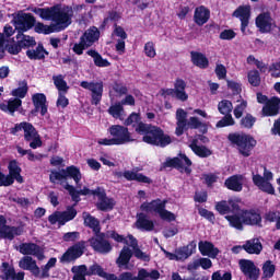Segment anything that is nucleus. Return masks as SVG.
<instances>
[{
  "label": "nucleus",
  "instance_id": "obj_4",
  "mask_svg": "<svg viewBox=\"0 0 280 280\" xmlns=\"http://www.w3.org/2000/svg\"><path fill=\"white\" fill-rule=\"evenodd\" d=\"M228 141H230L231 145H235L238 153L245 159H248L253 154V150L257 147V140L248 133H229Z\"/></svg>",
  "mask_w": 280,
  "mask_h": 280
},
{
  "label": "nucleus",
  "instance_id": "obj_64",
  "mask_svg": "<svg viewBox=\"0 0 280 280\" xmlns=\"http://www.w3.org/2000/svg\"><path fill=\"white\" fill-rule=\"evenodd\" d=\"M109 280H137V276L132 275L130 271H124L117 277V275L112 273Z\"/></svg>",
  "mask_w": 280,
  "mask_h": 280
},
{
  "label": "nucleus",
  "instance_id": "obj_49",
  "mask_svg": "<svg viewBox=\"0 0 280 280\" xmlns=\"http://www.w3.org/2000/svg\"><path fill=\"white\" fill-rule=\"evenodd\" d=\"M4 49L8 51V54H11V56H19V54L22 51L20 42L14 40V38L7 40Z\"/></svg>",
  "mask_w": 280,
  "mask_h": 280
},
{
  "label": "nucleus",
  "instance_id": "obj_61",
  "mask_svg": "<svg viewBox=\"0 0 280 280\" xmlns=\"http://www.w3.org/2000/svg\"><path fill=\"white\" fill-rule=\"evenodd\" d=\"M248 108V102L247 101H242L241 104L236 105L234 108V117L235 119H242V116L244 115V110Z\"/></svg>",
  "mask_w": 280,
  "mask_h": 280
},
{
  "label": "nucleus",
  "instance_id": "obj_32",
  "mask_svg": "<svg viewBox=\"0 0 280 280\" xmlns=\"http://www.w3.org/2000/svg\"><path fill=\"white\" fill-rule=\"evenodd\" d=\"M252 180L260 191H264L265 194H269L270 196H275V187L270 182H267L264 176L259 174H253Z\"/></svg>",
  "mask_w": 280,
  "mask_h": 280
},
{
  "label": "nucleus",
  "instance_id": "obj_39",
  "mask_svg": "<svg viewBox=\"0 0 280 280\" xmlns=\"http://www.w3.org/2000/svg\"><path fill=\"white\" fill-rule=\"evenodd\" d=\"M26 56L28 60H45V56H49V51L43 44H38L35 49L26 50Z\"/></svg>",
  "mask_w": 280,
  "mask_h": 280
},
{
  "label": "nucleus",
  "instance_id": "obj_62",
  "mask_svg": "<svg viewBox=\"0 0 280 280\" xmlns=\"http://www.w3.org/2000/svg\"><path fill=\"white\" fill-rule=\"evenodd\" d=\"M65 189L71 196L73 202H80V196H81L80 190H77L75 187H73V185H70V184H66Z\"/></svg>",
  "mask_w": 280,
  "mask_h": 280
},
{
  "label": "nucleus",
  "instance_id": "obj_19",
  "mask_svg": "<svg viewBox=\"0 0 280 280\" xmlns=\"http://www.w3.org/2000/svg\"><path fill=\"white\" fill-rule=\"evenodd\" d=\"M238 266L244 277H247L249 280H259L260 270L255 261L248 259H241Z\"/></svg>",
  "mask_w": 280,
  "mask_h": 280
},
{
  "label": "nucleus",
  "instance_id": "obj_26",
  "mask_svg": "<svg viewBox=\"0 0 280 280\" xmlns=\"http://www.w3.org/2000/svg\"><path fill=\"white\" fill-rule=\"evenodd\" d=\"M243 222L247 226H258L261 229L264 225L261 224V213H259L255 209L245 210L242 214Z\"/></svg>",
  "mask_w": 280,
  "mask_h": 280
},
{
  "label": "nucleus",
  "instance_id": "obj_20",
  "mask_svg": "<svg viewBox=\"0 0 280 280\" xmlns=\"http://www.w3.org/2000/svg\"><path fill=\"white\" fill-rule=\"evenodd\" d=\"M232 16L240 19L241 21V32L246 35V27L250 23V7L249 5H240L233 13Z\"/></svg>",
  "mask_w": 280,
  "mask_h": 280
},
{
  "label": "nucleus",
  "instance_id": "obj_50",
  "mask_svg": "<svg viewBox=\"0 0 280 280\" xmlns=\"http://www.w3.org/2000/svg\"><path fill=\"white\" fill-rule=\"evenodd\" d=\"M225 220L230 223V226L233 229H236L237 231H244V218L232 214V215H225Z\"/></svg>",
  "mask_w": 280,
  "mask_h": 280
},
{
  "label": "nucleus",
  "instance_id": "obj_59",
  "mask_svg": "<svg viewBox=\"0 0 280 280\" xmlns=\"http://www.w3.org/2000/svg\"><path fill=\"white\" fill-rule=\"evenodd\" d=\"M215 210L220 213V215H226V213H231V206H229V201L221 200L215 203Z\"/></svg>",
  "mask_w": 280,
  "mask_h": 280
},
{
  "label": "nucleus",
  "instance_id": "obj_48",
  "mask_svg": "<svg viewBox=\"0 0 280 280\" xmlns=\"http://www.w3.org/2000/svg\"><path fill=\"white\" fill-rule=\"evenodd\" d=\"M52 81L58 93H69V85L65 81V75L62 74L54 75Z\"/></svg>",
  "mask_w": 280,
  "mask_h": 280
},
{
  "label": "nucleus",
  "instance_id": "obj_25",
  "mask_svg": "<svg viewBox=\"0 0 280 280\" xmlns=\"http://www.w3.org/2000/svg\"><path fill=\"white\" fill-rule=\"evenodd\" d=\"M96 194V197L98 198L96 209L98 211H113V209H115V199L108 198L104 188H101V190Z\"/></svg>",
  "mask_w": 280,
  "mask_h": 280
},
{
  "label": "nucleus",
  "instance_id": "obj_54",
  "mask_svg": "<svg viewBox=\"0 0 280 280\" xmlns=\"http://www.w3.org/2000/svg\"><path fill=\"white\" fill-rule=\"evenodd\" d=\"M21 49H27L30 47H36V39L30 35H24L22 33L21 37L18 39Z\"/></svg>",
  "mask_w": 280,
  "mask_h": 280
},
{
  "label": "nucleus",
  "instance_id": "obj_18",
  "mask_svg": "<svg viewBox=\"0 0 280 280\" xmlns=\"http://www.w3.org/2000/svg\"><path fill=\"white\" fill-rule=\"evenodd\" d=\"M24 131V141L30 142L37 137L38 131L36 127L32 125V122L22 121L20 124H15L13 128H11V135H18V132Z\"/></svg>",
  "mask_w": 280,
  "mask_h": 280
},
{
  "label": "nucleus",
  "instance_id": "obj_7",
  "mask_svg": "<svg viewBox=\"0 0 280 280\" xmlns=\"http://www.w3.org/2000/svg\"><path fill=\"white\" fill-rule=\"evenodd\" d=\"M25 233V224L18 226L8 225L5 215L0 214V240L14 241V237H21Z\"/></svg>",
  "mask_w": 280,
  "mask_h": 280
},
{
  "label": "nucleus",
  "instance_id": "obj_51",
  "mask_svg": "<svg viewBox=\"0 0 280 280\" xmlns=\"http://www.w3.org/2000/svg\"><path fill=\"white\" fill-rule=\"evenodd\" d=\"M107 112L114 117V119H124L121 116L124 115L125 110L124 105L120 102H116L114 105H110Z\"/></svg>",
  "mask_w": 280,
  "mask_h": 280
},
{
  "label": "nucleus",
  "instance_id": "obj_2",
  "mask_svg": "<svg viewBox=\"0 0 280 280\" xmlns=\"http://www.w3.org/2000/svg\"><path fill=\"white\" fill-rule=\"evenodd\" d=\"M176 137H183L186 130H199V132H201V135H198L199 141H201V143H209V138L205 136L209 132V126L207 122H202L200 118L196 116H191L187 119V112L183 108H178L176 110Z\"/></svg>",
  "mask_w": 280,
  "mask_h": 280
},
{
  "label": "nucleus",
  "instance_id": "obj_36",
  "mask_svg": "<svg viewBox=\"0 0 280 280\" xmlns=\"http://www.w3.org/2000/svg\"><path fill=\"white\" fill-rule=\"evenodd\" d=\"M133 253L132 249L128 246H124L119 253V256L116 259V265L119 268H128V264H130V259H132Z\"/></svg>",
  "mask_w": 280,
  "mask_h": 280
},
{
  "label": "nucleus",
  "instance_id": "obj_63",
  "mask_svg": "<svg viewBox=\"0 0 280 280\" xmlns=\"http://www.w3.org/2000/svg\"><path fill=\"white\" fill-rule=\"evenodd\" d=\"M217 128H226L228 126H235V119L232 115H225L221 120L217 122Z\"/></svg>",
  "mask_w": 280,
  "mask_h": 280
},
{
  "label": "nucleus",
  "instance_id": "obj_56",
  "mask_svg": "<svg viewBox=\"0 0 280 280\" xmlns=\"http://www.w3.org/2000/svg\"><path fill=\"white\" fill-rule=\"evenodd\" d=\"M71 272L73 273L72 280H86V277H89L82 265L73 266Z\"/></svg>",
  "mask_w": 280,
  "mask_h": 280
},
{
  "label": "nucleus",
  "instance_id": "obj_52",
  "mask_svg": "<svg viewBox=\"0 0 280 280\" xmlns=\"http://www.w3.org/2000/svg\"><path fill=\"white\" fill-rule=\"evenodd\" d=\"M140 124H145V122L141 121V114H137L135 112L131 113L125 120V126H132V128H135L136 131H137V128H139Z\"/></svg>",
  "mask_w": 280,
  "mask_h": 280
},
{
  "label": "nucleus",
  "instance_id": "obj_30",
  "mask_svg": "<svg viewBox=\"0 0 280 280\" xmlns=\"http://www.w3.org/2000/svg\"><path fill=\"white\" fill-rule=\"evenodd\" d=\"M85 268V275L88 277H101L102 279L110 280L113 273H108L104 270V267L97 262H94L92 266L86 267V265H81Z\"/></svg>",
  "mask_w": 280,
  "mask_h": 280
},
{
  "label": "nucleus",
  "instance_id": "obj_34",
  "mask_svg": "<svg viewBox=\"0 0 280 280\" xmlns=\"http://www.w3.org/2000/svg\"><path fill=\"white\" fill-rule=\"evenodd\" d=\"M242 248L245 250V253H248V255H261L264 245L259 238H250L246 241L244 245H242Z\"/></svg>",
  "mask_w": 280,
  "mask_h": 280
},
{
  "label": "nucleus",
  "instance_id": "obj_14",
  "mask_svg": "<svg viewBox=\"0 0 280 280\" xmlns=\"http://www.w3.org/2000/svg\"><path fill=\"white\" fill-rule=\"evenodd\" d=\"M256 27L260 34H270L275 27H277V23L270 15L269 12H262L256 16L255 20Z\"/></svg>",
  "mask_w": 280,
  "mask_h": 280
},
{
  "label": "nucleus",
  "instance_id": "obj_31",
  "mask_svg": "<svg viewBox=\"0 0 280 280\" xmlns=\"http://www.w3.org/2000/svg\"><path fill=\"white\" fill-rule=\"evenodd\" d=\"M136 218L135 225L138 231H145L147 233L154 231V221L150 220L148 214L140 212Z\"/></svg>",
  "mask_w": 280,
  "mask_h": 280
},
{
  "label": "nucleus",
  "instance_id": "obj_57",
  "mask_svg": "<svg viewBox=\"0 0 280 280\" xmlns=\"http://www.w3.org/2000/svg\"><path fill=\"white\" fill-rule=\"evenodd\" d=\"M150 205H151V211H154V213H158L160 215L163 209L167 207V199H164V200H161V198L153 199L152 201H150Z\"/></svg>",
  "mask_w": 280,
  "mask_h": 280
},
{
  "label": "nucleus",
  "instance_id": "obj_28",
  "mask_svg": "<svg viewBox=\"0 0 280 280\" xmlns=\"http://www.w3.org/2000/svg\"><path fill=\"white\" fill-rule=\"evenodd\" d=\"M224 187L230 191H242L244 189V175L236 174L228 177L224 182Z\"/></svg>",
  "mask_w": 280,
  "mask_h": 280
},
{
  "label": "nucleus",
  "instance_id": "obj_3",
  "mask_svg": "<svg viewBox=\"0 0 280 280\" xmlns=\"http://www.w3.org/2000/svg\"><path fill=\"white\" fill-rule=\"evenodd\" d=\"M138 135H142L143 143L148 145H155L156 148H167L172 143V137L166 135L165 131L152 124H140L136 128Z\"/></svg>",
  "mask_w": 280,
  "mask_h": 280
},
{
  "label": "nucleus",
  "instance_id": "obj_29",
  "mask_svg": "<svg viewBox=\"0 0 280 280\" xmlns=\"http://www.w3.org/2000/svg\"><path fill=\"white\" fill-rule=\"evenodd\" d=\"M210 19H211V11L207 7L200 5L195 9L194 22L199 27H202V25L209 23Z\"/></svg>",
  "mask_w": 280,
  "mask_h": 280
},
{
  "label": "nucleus",
  "instance_id": "obj_13",
  "mask_svg": "<svg viewBox=\"0 0 280 280\" xmlns=\"http://www.w3.org/2000/svg\"><path fill=\"white\" fill-rule=\"evenodd\" d=\"M179 156V158H178ZM176 158H167L163 163V167H174V170H184L186 174H191L192 163L185 153H179Z\"/></svg>",
  "mask_w": 280,
  "mask_h": 280
},
{
  "label": "nucleus",
  "instance_id": "obj_47",
  "mask_svg": "<svg viewBox=\"0 0 280 280\" xmlns=\"http://www.w3.org/2000/svg\"><path fill=\"white\" fill-rule=\"evenodd\" d=\"M56 264H58V259L56 257H51L46 265L42 266V272L39 269V276L37 279H49V271L51 268H56Z\"/></svg>",
  "mask_w": 280,
  "mask_h": 280
},
{
  "label": "nucleus",
  "instance_id": "obj_46",
  "mask_svg": "<svg viewBox=\"0 0 280 280\" xmlns=\"http://www.w3.org/2000/svg\"><path fill=\"white\" fill-rule=\"evenodd\" d=\"M255 124H257V117L253 116L250 113H247L240 120L241 128L245 130H253Z\"/></svg>",
  "mask_w": 280,
  "mask_h": 280
},
{
  "label": "nucleus",
  "instance_id": "obj_23",
  "mask_svg": "<svg viewBox=\"0 0 280 280\" xmlns=\"http://www.w3.org/2000/svg\"><path fill=\"white\" fill-rule=\"evenodd\" d=\"M115 176L118 178H126V180H136L137 183H143L144 185H152V178L143 175L142 173H139L138 171H125L122 172H116Z\"/></svg>",
  "mask_w": 280,
  "mask_h": 280
},
{
  "label": "nucleus",
  "instance_id": "obj_10",
  "mask_svg": "<svg viewBox=\"0 0 280 280\" xmlns=\"http://www.w3.org/2000/svg\"><path fill=\"white\" fill-rule=\"evenodd\" d=\"M80 86L91 92V104L93 106H98L104 95V81H82Z\"/></svg>",
  "mask_w": 280,
  "mask_h": 280
},
{
  "label": "nucleus",
  "instance_id": "obj_43",
  "mask_svg": "<svg viewBox=\"0 0 280 280\" xmlns=\"http://www.w3.org/2000/svg\"><path fill=\"white\" fill-rule=\"evenodd\" d=\"M23 104V101L21 98H13L8 102V104H1L0 109L3 110V113H10V115H14L19 108H21Z\"/></svg>",
  "mask_w": 280,
  "mask_h": 280
},
{
  "label": "nucleus",
  "instance_id": "obj_21",
  "mask_svg": "<svg viewBox=\"0 0 280 280\" xmlns=\"http://www.w3.org/2000/svg\"><path fill=\"white\" fill-rule=\"evenodd\" d=\"M9 174L7 175V178H9V184L12 186L14 185V180L19 183L20 185H23L25 183V179L23 178V175L21 173L23 170L21 166H19V162L16 160H11L8 165Z\"/></svg>",
  "mask_w": 280,
  "mask_h": 280
},
{
  "label": "nucleus",
  "instance_id": "obj_22",
  "mask_svg": "<svg viewBox=\"0 0 280 280\" xmlns=\"http://www.w3.org/2000/svg\"><path fill=\"white\" fill-rule=\"evenodd\" d=\"M34 109H32V115H36V113H40L42 117L47 115L48 106H47V96L44 93H36L32 96Z\"/></svg>",
  "mask_w": 280,
  "mask_h": 280
},
{
  "label": "nucleus",
  "instance_id": "obj_6",
  "mask_svg": "<svg viewBox=\"0 0 280 280\" xmlns=\"http://www.w3.org/2000/svg\"><path fill=\"white\" fill-rule=\"evenodd\" d=\"M12 16V23L18 32L16 40H19L25 32H30V30L36 25V18L32 13H23L20 11L18 13H13Z\"/></svg>",
  "mask_w": 280,
  "mask_h": 280
},
{
  "label": "nucleus",
  "instance_id": "obj_17",
  "mask_svg": "<svg viewBox=\"0 0 280 280\" xmlns=\"http://www.w3.org/2000/svg\"><path fill=\"white\" fill-rule=\"evenodd\" d=\"M0 279L2 280H25V271L16 272L14 265L4 261L0 266Z\"/></svg>",
  "mask_w": 280,
  "mask_h": 280
},
{
  "label": "nucleus",
  "instance_id": "obj_12",
  "mask_svg": "<svg viewBox=\"0 0 280 280\" xmlns=\"http://www.w3.org/2000/svg\"><path fill=\"white\" fill-rule=\"evenodd\" d=\"M86 249V242L79 241L71 245L60 257L61 264H71V261H75L80 259L82 255H84V250Z\"/></svg>",
  "mask_w": 280,
  "mask_h": 280
},
{
  "label": "nucleus",
  "instance_id": "obj_16",
  "mask_svg": "<svg viewBox=\"0 0 280 280\" xmlns=\"http://www.w3.org/2000/svg\"><path fill=\"white\" fill-rule=\"evenodd\" d=\"M19 253H21V255H26V257L32 255L33 257H36L38 261H43V259H45V249L36 243L20 244Z\"/></svg>",
  "mask_w": 280,
  "mask_h": 280
},
{
  "label": "nucleus",
  "instance_id": "obj_35",
  "mask_svg": "<svg viewBox=\"0 0 280 280\" xmlns=\"http://www.w3.org/2000/svg\"><path fill=\"white\" fill-rule=\"evenodd\" d=\"M199 252L201 253V255L208 256L211 259H215V257H218V255H220V249L218 247H215V245H213V243L208 242V241L199 242Z\"/></svg>",
  "mask_w": 280,
  "mask_h": 280
},
{
  "label": "nucleus",
  "instance_id": "obj_58",
  "mask_svg": "<svg viewBox=\"0 0 280 280\" xmlns=\"http://www.w3.org/2000/svg\"><path fill=\"white\" fill-rule=\"evenodd\" d=\"M247 78L252 86H259V84H261V77L259 75V70L249 71Z\"/></svg>",
  "mask_w": 280,
  "mask_h": 280
},
{
  "label": "nucleus",
  "instance_id": "obj_11",
  "mask_svg": "<svg viewBox=\"0 0 280 280\" xmlns=\"http://www.w3.org/2000/svg\"><path fill=\"white\" fill-rule=\"evenodd\" d=\"M78 215V210H75L74 206H68L65 211H55L52 214L48 217V222L50 224H56L58 222L59 226H65L67 222H71V220H75Z\"/></svg>",
  "mask_w": 280,
  "mask_h": 280
},
{
  "label": "nucleus",
  "instance_id": "obj_60",
  "mask_svg": "<svg viewBox=\"0 0 280 280\" xmlns=\"http://www.w3.org/2000/svg\"><path fill=\"white\" fill-rule=\"evenodd\" d=\"M49 180L55 185V183L67 180V177L62 171H51L49 174Z\"/></svg>",
  "mask_w": 280,
  "mask_h": 280
},
{
  "label": "nucleus",
  "instance_id": "obj_40",
  "mask_svg": "<svg viewBox=\"0 0 280 280\" xmlns=\"http://www.w3.org/2000/svg\"><path fill=\"white\" fill-rule=\"evenodd\" d=\"M61 172L66 174V180L67 178H73L75 185H80V180H82V173L80 172V167L70 165L66 168H62Z\"/></svg>",
  "mask_w": 280,
  "mask_h": 280
},
{
  "label": "nucleus",
  "instance_id": "obj_38",
  "mask_svg": "<svg viewBox=\"0 0 280 280\" xmlns=\"http://www.w3.org/2000/svg\"><path fill=\"white\" fill-rule=\"evenodd\" d=\"M190 60L199 69H209V58L202 52L190 51Z\"/></svg>",
  "mask_w": 280,
  "mask_h": 280
},
{
  "label": "nucleus",
  "instance_id": "obj_53",
  "mask_svg": "<svg viewBox=\"0 0 280 280\" xmlns=\"http://www.w3.org/2000/svg\"><path fill=\"white\" fill-rule=\"evenodd\" d=\"M277 267L272 265V260H267L262 266V279H272L275 277V271Z\"/></svg>",
  "mask_w": 280,
  "mask_h": 280
},
{
  "label": "nucleus",
  "instance_id": "obj_9",
  "mask_svg": "<svg viewBox=\"0 0 280 280\" xmlns=\"http://www.w3.org/2000/svg\"><path fill=\"white\" fill-rule=\"evenodd\" d=\"M110 137L116 141L117 145H126V143H132L135 139L132 133L128 130V127L121 125H112L108 128Z\"/></svg>",
  "mask_w": 280,
  "mask_h": 280
},
{
  "label": "nucleus",
  "instance_id": "obj_15",
  "mask_svg": "<svg viewBox=\"0 0 280 280\" xmlns=\"http://www.w3.org/2000/svg\"><path fill=\"white\" fill-rule=\"evenodd\" d=\"M187 89V83L183 79H176L174 83V89L164 90L165 95L170 97H175L179 102H187L189 100V94L185 91Z\"/></svg>",
  "mask_w": 280,
  "mask_h": 280
},
{
  "label": "nucleus",
  "instance_id": "obj_8",
  "mask_svg": "<svg viewBox=\"0 0 280 280\" xmlns=\"http://www.w3.org/2000/svg\"><path fill=\"white\" fill-rule=\"evenodd\" d=\"M89 244L95 253H100L101 255H108L113 250V245L106 240V233L104 232L94 234V236L89 238Z\"/></svg>",
  "mask_w": 280,
  "mask_h": 280
},
{
  "label": "nucleus",
  "instance_id": "obj_45",
  "mask_svg": "<svg viewBox=\"0 0 280 280\" xmlns=\"http://www.w3.org/2000/svg\"><path fill=\"white\" fill-rule=\"evenodd\" d=\"M84 225L92 229L93 233H101L102 228L100 226V220L91 215V213H84Z\"/></svg>",
  "mask_w": 280,
  "mask_h": 280
},
{
  "label": "nucleus",
  "instance_id": "obj_27",
  "mask_svg": "<svg viewBox=\"0 0 280 280\" xmlns=\"http://www.w3.org/2000/svg\"><path fill=\"white\" fill-rule=\"evenodd\" d=\"M19 266L22 270H28L33 277L38 279L40 277V267L36 264V260L32 256H24L21 258Z\"/></svg>",
  "mask_w": 280,
  "mask_h": 280
},
{
  "label": "nucleus",
  "instance_id": "obj_5",
  "mask_svg": "<svg viewBox=\"0 0 280 280\" xmlns=\"http://www.w3.org/2000/svg\"><path fill=\"white\" fill-rule=\"evenodd\" d=\"M100 28L97 26H92L88 28L80 37L79 43H75L72 47V51L77 56H82L84 54V49H89V47H93L97 40H100Z\"/></svg>",
  "mask_w": 280,
  "mask_h": 280
},
{
  "label": "nucleus",
  "instance_id": "obj_37",
  "mask_svg": "<svg viewBox=\"0 0 280 280\" xmlns=\"http://www.w3.org/2000/svg\"><path fill=\"white\" fill-rule=\"evenodd\" d=\"M189 148L196 156H199V159H209V156L213 154V151L206 145H198V139H194L189 144Z\"/></svg>",
  "mask_w": 280,
  "mask_h": 280
},
{
  "label": "nucleus",
  "instance_id": "obj_44",
  "mask_svg": "<svg viewBox=\"0 0 280 280\" xmlns=\"http://www.w3.org/2000/svg\"><path fill=\"white\" fill-rule=\"evenodd\" d=\"M86 55L93 58L95 67H110V61H108V59L102 58V55L97 50L90 49L86 51Z\"/></svg>",
  "mask_w": 280,
  "mask_h": 280
},
{
  "label": "nucleus",
  "instance_id": "obj_33",
  "mask_svg": "<svg viewBox=\"0 0 280 280\" xmlns=\"http://www.w3.org/2000/svg\"><path fill=\"white\" fill-rule=\"evenodd\" d=\"M127 240L130 242L129 246L132 247V253L136 259H139L140 261H150V255L139 248V241L137 237L132 234H128Z\"/></svg>",
  "mask_w": 280,
  "mask_h": 280
},
{
  "label": "nucleus",
  "instance_id": "obj_55",
  "mask_svg": "<svg viewBox=\"0 0 280 280\" xmlns=\"http://www.w3.org/2000/svg\"><path fill=\"white\" fill-rule=\"evenodd\" d=\"M218 110L220 115H231V113H233V103L229 100H222L218 104Z\"/></svg>",
  "mask_w": 280,
  "mask_h": 280
},
{
  "label": "nucleus",
  "instance_id": "obj_42",
  "mask_svg": "<svg viewBox=\"0 0 280 280\" xmlns=\"http://www.w3.org/2000/svg\"><path fill=\"white\" fill-rule=\"evenodd\" d=\"M159 280L161 279V272L159 270L153 269L151 272L145 268H141L138 271V276H136V280Z\"/></svg>",
  "mask_w": 280,
  "mask_h": 280
},
{
  "label": "nucleus",
  "instance_id": "obj_41",
  "mask_svg": "<svg viewBox=\"0 0 280 280\" xmlns=\"http://www.w3.org/2000/svg\"><path fill=\"white\" fill-rule=\"evenodd\" d=\"M194 253H196V243L194 241H191L188 245L176 249V254L179 260L189 259Z\"/></svg>",
  "mask_w": 280,
  "mask_h": 280
},
{
  "label": "nucleus",
  "instance_id": "obj_1",
  "mask_svg": "<svg viewBox=\"0 0 280 280\" xmlns=\"http://www.w3.org/2000/svg\"><path fill=\"white\" fill-rule=\"evenodd\" d=\"M33 14H36L43 21H52L54 24L47 25L42 22H35L34 32L36 34H54L56 32H65L72 23L73 8L67 4L57 3L52 7L30 9Z\"/></svg>",
  "mask_w": 280,
  "mask_h": 280
},
{
  "label": "nucleus",
  "instance_id": "obj_24",
  "mask_svg": "<svg viewBox=\"0 0 280 280\" xmlns=\"http://www.w3.org/2000/svg\"><path fill=\"white\" fill-rule=\"evenodd\" d=\"M280 110V98L279 96H271L266 105L262 106V117H277Z\"/></svg>",
  "mask_w": 280,
  "mask_h": 280
}]
</instances>
